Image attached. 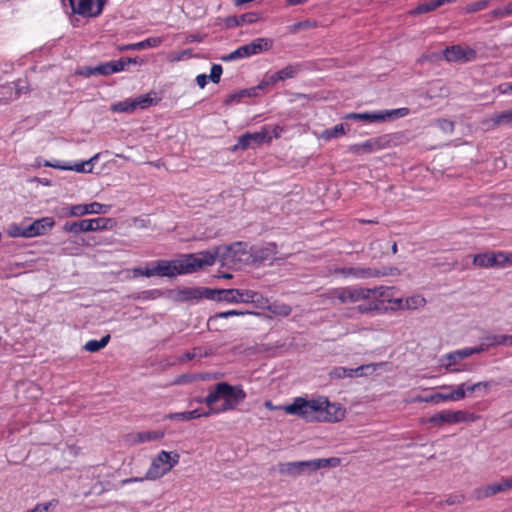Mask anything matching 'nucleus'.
<instances>
[{"label":"nucleus","instance_id":"aec40b11","mask_svg":"<svg viewBox=\"0 0 512 512\" xmlns=\"http://www.w3.org/2000/svg\"><path fill=\"white\" fill-rule=\"evenodd\" d=\"M427 423L432 424L433 426H441L445 423L447 424H458L459 423V410L450 411L443 410L432 416H430L427 420Z\"/></svg>","mask_w":512,"mask_h":512},{"label":"nucleus","instance_id":"6ab92c4d","mask_svg":"<svg viewBox=\"0 0 512 512\" xmlns=\"http://www.w3.org/2000/svg\"><path fill=\"white\" fill-rule=\"evenodd\" d=\"M129 63H136V60L131 58L112 60L95 66L94 71H96V75H110L123 71Z\"/></svg>","mask_w":512,"mask_h":512},{"label":"nucleus","instance_id":"6e6552de","mask_svg":"<svg viewBox=\"0 0 512 512\" xmlns=\"http://www.w3.org/2000/svg\"><path fill=\"white\" fill-rule=\"evenodd\" d=\"M273 46V40L269 38H256L251 43L242 45L230 52L227 55L221 57V60L224 62H231L243 58H248L257 54H260L263 51H268Z\"/></svg>","mask_w":512,"mask_h":512},{"label":"nucleus","instance_id":"a211bd4d","mask_svg":"<svg viewBox=\"0 0 512 512\" xmlns=\"http://www.w3.org/2000/svg\"><path fill=\"white\" fill-rule=\"evenodd\" d=\"M384 148V138L377 137L368 139L362 143L353 144L349 151L354 154H368L379 151Z\"/></svg>","mask_w":512,"mask_h":512},{"label":"nucleus","instance_id":"7c9ffc66","mask_svg":"<svg viewBox=\"0 0 512 512\" xmlns=\"http://www.w3.org/2000/svg\"><path fill=\"white\" fill-rule=\"evenodd\" d=\"M502 345V334H487L482 337L479 348H483V352L492 347Z\"/></svg>","mask_w":512,"mask_h":512},{"label":"nucleus","instance_id":"f704fd0d","mask_svg":"<svg viewBox=\"0 0 512 512\" xmlns=\"http://www.w3.org/2000/svg\"><path fill=\"white\" fill-rule=\"evenodd\" d=\"M459 361H461V359H458L455 355V351H453L442 357L441 364L448 372H460L462 369L455 367Z\"/></svg>","mask_w":512,"mask_h":512},{"label":"nucleus","instance_id":"f3484780","mask_svg":"<svg viewBox=\"0 0 512 512\" xmlns=\"http://www.w3.org/2000/svg\"><path fill=\"white\" fill-rule=\"evenodd\" d=\"M55 226V220L52 217H43L34 220L27 225L29 238L46 235Z\"/></svg>","mask_w":512,"mask_h":512},{"label":"nucleus","instance_id":"ea45409f","mask_svg":"<svg viewBox=\"0 0 512 512\" xmlns=\"http://www.w3.org/2000/svg\"><path fill=\"white\" fill-rule=\"evenodd\" d=\"M246 314H252V312L242 311V310L223 311V312H219V313H216L213 316H211L210 319H209V322L215 321L217 319H226V318H229V317H232V316H243V315H246Z\"/></svg>","mask_w":512,"mask_h":512},{"label":"nucleus","instance_id":"c9c22d12","mask_svg":"<svg viewBox=\"0 0 512 512\" xmlns=\"http://www.w3.org/2000/svg\"><path fill=\"white\" fill-rule=\"evenodd\" d=\"M377 116H378V112L373 111V112H364V113H349V114H346L344 118L374 123V122H378V119H376Z\"/></svg>","mask_w":512,"mask_h":512},{"label":"nucleus","instance_id":"2f4dec72","mask_svg":"<svg viewBox=\"0 0 512 512\" xmlns=\"http://www.w3.org/2000/svg\"><path fill=\"white\" fill-rule=\"evenodd\" d=\"M111 110L116 113H133L136 108L133 98H127L112 104Z\"/></svg>","mask_w":512,"mask_h":512},{"label":"nucleus","instance_id":"5701e85b","mask_svg":"<svg viewBox=\"0 0 512 512\" xmlns=\"http://www.w3.org/2000/svg\"><path fill=\"white\" fill-rule=\"evenodd\" d=\"M164 437V432L160 430L141 431L131 434L130 441L133 444L145 443L160 440Z\"/></svg>","mask_w":512,"mask_h":512},{"label":"nucleus","instance_id":"49530a36","mask_svg":"<svg viewBox=\"0 0 512 512\" xmlns=\"http://www.w3.org/2000/svg\"><path fill=\"white\" fill-rule=\"evenodd\" d=\"M297 74V69L293 66H287L279 71H277V78L284 81L286 79H290L295 77Z\"/></svg>","mask_w":512,"mask_h":512},{"label":"nucleus","instance_id":"338daca9","mask_svg":"<svg viewBox=\"0 0 512 512\" xmlns=\"http://www.w3.org/2000/svg\"><path fill=\"white\" fill-rule=\"evenodd\" d=\"M475 386H476V390H478V389L488 390L491 387V382L490 381L477 382V383H475Z\"/></svg>","mask_w":512,"mask_h":512},{"label":"nucleus","instance_id":"bb28decb","mask_svg":"<svg viewBox=\"0 0 512 512\" xmlns=\"http://www.w3.org/2000/svg\"><path fill=\"white\" fill-rule=\"evenodd\" d=\"M264 88V83H260L256 87L243 89L238 92H235L234 94L230 95L229 99H227V102H240L242 98L245 97H257L259 95V91Z\"/></svg>","mask_w":512,"mask_h":512},{"label":"nucleus","instance_id":"b1692460","mask_svg":"<svg viewBox=\"0 0 512 512\" xmlns=\"http://www.w3.org/2000/svg\"><path fill=\"white\" fill-rule=\"evenodd\" d=\"M455 0H429L427 2L419 4L417 7H415L410 14L411 15H420L424 13H428L430 11H434L438 7L446 4L454 2Z\"/></svg>","mask_w":512,"mask_h":512},{"label":"nucleus","instance_id":"c756f323","mask_svg":"<svg viewBox=\"0 0 512 512\" xmlns=\"http://www.w3.org/2000/svg\"><path fill=\"white\" fill-rule=\"evenodd\" d=\"M401 310H415L425 306L426 300L421 295H413L407 298H401Z\"/></svg>","mask_w":512,"mask_h":512},{"label":"nucleus","instance_id":"3c124183","mask_svg":"<svg viewBox=\"0 0 512 512\" xmlns=\"http://www.w3.org/2000/svg\"><path fill=\"white\" fill-rule=\"evenodd\" d=\"M223 69L222 66L219 64H214L211 67L209 80L213 83H218L220 81L221 75H222Z\"/></svg>","mask_w":512,"mask_h":512},{"label":"nucleus","instance_id":"79ce46f5","mask_svg":"<svg viewBox=\"0 0 512 512\" xmlns=\"http://www.w3.org/2000/svg\"><path fill=\"white\" fill-rule=\"evenodd\" d=\"M249 134V138L251 140L252 143L254 144H257V145H261V144H264V143H268L267 139H268V136L266 134V130L263 127H261V129L259 131H256V132H248Z\"/></svg>","mask_w":512,"mask_h":512},{"label":"nucleus","instance_id":"f03ea898","mask_svg":"<svg viewBox=\"0 0 512 512\" xmlns=\"http://www.w3.org/2000/svg\"><path fill=\"white\" fill-rule=\"evenodd\" d=\"M282 408L286 414L298 416L306 422L335 423L344 419L346 414L341 404L331 403L325 396L311 399L296 397Z\"/></svg>","mask_w":512,"mask_h":512},{"label":"nucleus","instance_id":"bf43d9fd","mask_svg":"<svg viewBox=\"0 0 512 512\" xmlns=\"http://www.w3.org/2000/svg\"><path fill=\"white\" fill-rule=\"evenodd\" d=\"M77 74L84 77H90L92 75H96V71H94V67H82L77 71Z\"/></svg>","mask_w":512,"mask_h":512},{"label":"nucleus","instance_id":"864d4df0","mask_svg":"<svg viewBox=\"0 0 512 512\" xmlns=\"http://www.w3.org/2000/svg\"><path fill=\"white\" fill-rule=\"evenodd\" d=\"M436 124L439 129L447 134H451L454 130V123L450 120L439 119Z\"/></svg>","mask_w":512,"mask_h":512},{"label":"nucleus","instance_id":"774afa93","mask_svg":"<svg viewBox=\"0 0 512 512\" xmlns=\"http://www.w3.org/2000/svg\"><path fill=\"white\" fill-rule=\"evenodd\" d=\"M502 345L512 346V335L502 334Z\"/></svg>","mask_w":512,"mask_h":512},{"label":"nucleus","instance_id":"a19ab883","mask_svg":"<svg viewBox=\"0 0 512 512\" xmlns=\"http://www.w3.org/2000/svg\"><path fill=\"white\" fill-rule=\"evenodd\" d=\"M266 130V134L268 136V143H270L273 139H278L282 135V133L285 131V128L280 125H265L264 126Z\"/></svg>","mask_w":512,"mask_h":512},{"label":"nucleus","instance_id":"9b49d317","mask_svg":"<svg viewBox=\"0 0 512 512\" xmlns=\"http://www.w3.org/2000/svg\"><path fill=\"white\" fill-rule=\"evenodd\" d=\"M397 269L392 268H383L382 270L372 267H362V266H351V267H343L338 270V272L345 278H354V279H369L376 278L380 276L392 275L397 272Z\"/></svg>","mask_w":512,"mask_h":512},{"label":"nucleus","instance_id":"680f3d73","mask_svg":"<svg viewBox=\"0 0 512 512\" xmlns=\"http://www.w3.org/2000/svg\"><path fill=\"white\" fill-rule=\"evenodd\" d=\"M145 480H147V478H145V475L143 477L127 478V479H124L121 481V485L125 486V485L131 484V483L143 482Z\"/></svg>","mask_w":512,"mask_h":512},{"label":"nucleus","instance_id":"052dcab7","mask_svg":"<svg viewBox=\"0 0 512 512\" xmlns=\"http://www.w3.org/2000/svg\"><path fill=\"white\" fill-rule=\"evenodd\" d=\"M208 81L209 77L206 74H199L196 77V83L201 89H203L207 85Z\"/></svg>","mask_w":512,"mask_h":512},{"label":"nucleus","instance_id":"a18cd8bd","mask_svg":"<svg viewBox=\"0 0 512 512\" xmlns=\"http://www.w3.org/2000/svg\"><path fill=\"white\" fill-rule=\"evenodd\" d=\"M483 352V348H479V346L476 347H467L459 350H455V355L458 359H464L469 356H472L473 354H478Z\"/></svg>","mask_w":512,"mask_h":512},{"label":"nucleus","instance_id":"09e8293b","mask_svg":"<svg viewBox=\"0 0 512 512\" xmlns=\"http://www.w3.org/2000/svg\"><path fill=\"white\" fill-rule=\"evenodd\" d=\"M489 4H490V0H479L474 3L469 4L467 6L466 10L469 13L478 12V11H481V10H484L485 8H487L489 6Z\"/></svg>","mask_w":512,"mask_h":512},{"label":"nucleus","instance_id":"72a5a7b5","mask_svg":"<svg viewBox=\"0 0 512 512\" xmlns=\"http://www.w3.org/2000/svg\"><path fill=\"white\" fill-rule=\"evenodd\" d=\"M155 93L150 92L141 96H138L136 98H133L135 108L137 109H146L148 107H151L157 103L155 97Z\"/></svg>","mask_w":512,"mask_h":512},{"label":"nucleus","instance_id":"0eeeda50","mask_svg":"<svg viewBox=\"0 0 512 512\" xmlns=\"http://www.w3.org/2000/svg\"><path fill=\"white\" fill-rule=\"evenodd\" d=\"M213 292L211 300L228 304L254 303L262 305L264 302V298L260 293L249 289H213Z\"/></svg>","mask_w":512,"mask_h":512},{"label":"nucleus","instance_id":"4d7b16f0","mask_svg":"<svg viewBox=\"0 0 512 512\" xmlns=\"http://www.w3.org/2000/svg\"><path fill=\"white\" fill-rule=\"evenodd\" d=\"M52 505V502L37 504L33 509L27 512H48Z\"/></svg>","mask_w":512,"mask_h":512},{"label":"nucleus","instance_id":"5fc2aeb1","mask_svg":"<svg viewBox=\"0 0 512 512\" xmlns=\"http://www.w3.org/2000/svg\"><path fill=\"white\" fill-rule=\"evenodd\" d=\"M480 418L479 415L475 413L466 412L463 410H459V423L461 422H475Z\"/></svg>","mask_w":512,"mask_h":512},{"label":"nucleus","instance_id":"e433bc0d","mask_svg":"<svg viewBox=\"0 0 512 512\" xmlns=\"http://www.w3.org/2000/svg\"><path fill=\"white\" fill-rule=\"evenodd\" d=\"M260 18H261V16H260L259 13L248 12V13L240 15L239 19H234V20H235V25L236 26H241V25H244V24L256 23L257 21L260 20Z\"/></svg>","mask_w":512,"mask_h":512},{"label":"nucleus","instance_id":"8fccbe9b","mask_svg":"<svg viewBox=\"0 0 512 512\" xmlns=\"http://www.w3.org/2000/svg\"><path fill=\"white\" fill-rule=\"evenodd\" d=\"M349 368L335 367L330 371V377L334 379L349 378Z\"/></svg>","mask_w":512,"mask_h":512},{"label":"nucleus","instance_id":"6e6d98bb","mask_svg":"<svg viewBox=\"0 0 512 512\" xmlns=\"http://www.w3.org/2000/svg\"><path fill=\"white\" fill-rule=\"evenodd\" d=\"M43 165L45 167H51V168H54V169H58V170H63V171H67V168L68 167V162H60V161H44Z\"/></svg>","mask_w":512,"mask_h":512},{"label":"nucleus","instance_id":"37998d69","mask_svg":"<svg viewBox=\"0 0 512 512\" xmlns=\"http://www.w3.org/2000/svg\"><path fill=\"white\" fill-rule=\"evenodd\" d=\"M491 17L495 19L506 18L512 15V1L503 7L494 9L491 13Z\"/></svg>","mask_w":512,"mask_h":512},{"label":"nucleus","instance_id":"4468645a","mask_svg":"<svg viewBox=\"0 0 512 512\" xmlns=\"http://www.w3.org/2000/svg\"><path fill=\"white\" fill-rule=\"evenodd\" d=\"M465 383L454 387L453 385H442L440 389L447 390V393L437 392L425 396L426 403L439 404L442 402L459 401L465 398Z\"/></svg>","mask_w":512,"mask_h":512},{"label":"nucleus","instance_id":"412c9836","mask_svg":"<svg viewBox=\"0 0 512 512\" xmlns=\"http://www.w3.org/2000/svg\"><path fill=\"white\" fill-rule=\"evenodd\" d=\"M211 415V412L209 410L202 411L199 409L191 410V411H185V412H176V413H169L164 416V419L169 420H177V421H189L201 417H208Z\"/></svg>","mask_w":512,"mask_h":512},{"label":"nucleus","instance_id":"c85d7f7f","mask_svg":"<svg viewBox=\"0 0 512 512\" xmlns=\"http://www.w3.org/2000/svg\"><path fill=\"white\" fill-rule=\"evenodd\" d=\"M346 132H347V129H346L345 125L341 123V124L335 125L332 128L325 129L318 135V138L322 139L324 141H330L332 139H336V138H339V137L345 135Z\"/></svg>","mask_w":512,"mask_h":512},{"label":"nucleus","instance_id":"58836bf2","mask_svg":"<svg viewBox=\"0 0 512 512\" xmlns=\"http://www.w3.org/2000/svg\"><path fill=\"white\" fill-rule=\"evenodd\" d=\"M491 121L493 125H502L512 123V109L503 111L499 114L492 116Z\"/></svg>","mask_w":512,"mask_h":512},{"label":"nucleus","instance_id":"69168bd1","mask_svg":"<svg viewBox=\"0 0 512 512\" xmlns=\"http://www.w3.org/2000/svg\"><path fill=\"white\" fill-rule=\"evenodd\" d=\"M278 81H281V79L277 78V72H276V73L272 74L271 76H269L267 81H263L262 83H264V87H265L270 84H275Z\"/></svg>","mask_w":512,"mask_h":512},{"label":"nucleus","instance_id":"0e129e2a","mask_svg":"<svg viewBox=\"0 0 512 512\" xmlns=\"http://www.w3.org/2000/svg\"><path fill=\"white\" fill-rule=\"evenodd\" d=\"M100 154L97 153L94 156H92L90 159L86 160V164H88V167L91 168V172L93 171V167L95 163L99 160Z\"/></svg>","mask_w":512,"mask_h":512},{"label":"nucleus","instance_id":"e2e57ef3","mask_svg":"<svg viewBox=\"0 0 512 512\" xmlns=\"http://www.w3.org/2000/svg\"><path fill=\"white\" fill-rule=\"evenodd\" d=\"M502 268L512 265V252H503Z\"/></svg>","mask_w":512,"mask_h":512},{"label":"nucleus","instance_id":"39448f33","mask_svg":"<svg viewBox=\"0 0 512 512\" xmlns=\"http://www.w3.org/2000/svg\"><path fill=\"white\" fill-rule=\"evenodd\" d=\"M341 464L338 457L318 458L305 461L282 462L278 464V471L282 475L296 477L304 472H315L324 468H335Z\"/></svg>","mask_w":512,"mask_h":512},{"label":"nucleus","instance_id":"20e7f679","mask_svg":"<svg viewBox=\"0 0 512 512\" xmlns=\"http://www.w3.org/2000/svg\"><path fill=\"white\" fill-rule=\"evenodd\" d=\"M371 298L370 302L361 303L358 305L357 310L360 313H370L373 311L386 312L399 311L402 308L400 297L395 296V288L388 286H379L370 289Z\"/></svg>","mask_w":512,"mask_h":512},{"label":"nucleus","instance_id":"f257e3e1","mask_svg":"<svg viewBox=\"0 0 512 512\" xmlns=\"http://www.w3.org/2000/svg\"><path fill=\"white\" fill-rule=\"evenodd\" d=\"M248 245L244 242H235L231 245L216 246L211 250L182 255L173 260H156L149 262L145 267L132 269L134 277H175L194 273L204 267L212 266L218 260L222 265L235 267L247 262L250 254Z\"/></svg>","mask_w":512,"mask_h":512},{"label":"nucleus","instance_id":"13d9d810","mask_svg":"<svg viewBox=\"0 0 512 512\" xmlns=\"http://www.w3.org/2000/svg\"><path fill=\"white\" fill-rule=\"evenodd\" d=\"M499 483L501 487V492H505L507 490L512 489V476L506 479H502Z\"/></svg>","mask_w":512,"mask_h":512},{"label":"nucleus","instance_id":"1a4fd4ad","mask_svg":"<svg viewBox=\"0 0 512 512\" xmlns=\"http://www.w3.org/2000/svg\"><path fill=\"white\" fill-rule=\"evenodd\" d=\"M331 297L338 299L340 303H356L363 301V303L370 302L371 291L370 288L362 287H342L336 288L331 291Z\"/></svg>","mask_w":512,"mask_h":512},{"label":"nucleus","instance_id":"473e14b6","mask_svg":"<svg viewBox=\"0 0 512 512\" xmlns=\"http://www.w3.org/2000/svg\"><path fill=\"white\" fill-rule=\"evenodd\" d=\"M110 341V335H105L101 339L96 340L92 339L85 343L84 349L88 352L94 353L98 352L99 350L105 348Z\"/></svg>","mask_w":512,"mask_h":512},{"label":"nucleus","instance_id":"4c0bfd02","mask_svg":"<svg viewBox=\"0 0 512 512\" xmlns=\"http://www.w3.org/2000/svg\"><path fill=\"white\" fill-rule=\"evenodd\" d=\"M267 308L272 314H274L276 316L285 317L291 313V307L284 303H281V304L273 303V304L268 305Z\"/></svg>","mask_w":512,"mask_h":512},{"label":"nucleus","instance_id":"cd10ccee","mask_svg":"<svg viewBox=\"0 0 512 512\" xmlns=\"http://www.w3.org/2000/svg\"><path fill=\"white\" fill-rule=\"evenodd\" d=\"M382 365V363H370L361 365L357 368H349V378L371 375Z\"/></svg>","mask_w":512,"mask_h":512},{"label":"nucleus","instance_id":"393cba45","mask_svg":"<svg viewBox=\"0 0 512 512\" xmlns=\"http://www.w3.org/2000/svg\"><path fill=\"white\" fill-rule=\"evenodd\" d=\"M498 493H501V487L499 486V483H493L474 489L472 496L476 500H481L484 498L491 497Z\"/></svg>","mask_w":512,"mask_h":512},{"label":"nucleus","instance_id":"dca6fc26","mask_svg":"<svg viewBox=\"0 0 512 512\" xmlns=\"http://www.w3.org/2000/svg\"><path fill=\"white\" fill-rule=\"evenodd\" d=\"M503 251L486 252L476 254L473 257V264L481 268H502Z\"/></svg>","mask_w":512,"mask_h":512},{"label":"nucleus","instance_id":"de8ad7c7","mask_svg":"<svg viewBox=\"0 0 512 512\" xmlns=\"http://www.w3.org/2000/svg\"><path fill=\"white\" fill-rule=\"evenodd\" d=\"M68 167L69 168H67V171H75L77 173H92L91 168L88 167V164H86V160L75 164L68 163Z\"/></svg>","mask_w":512,"mask_h":512},{"label":"nucleus","instance_id":"2eb2a0df","mask_svg":"<svg viewBox=\"0 0 512 512\" xmlns=\"http://www.w3.org/2000/svg\"><path fill=\"white\" fill-rule=\"evenodd\" d=\"M476 55V51L473 48L461 45H452L443 51V57L447 62H471L476 59Z\"/></svg>","mask_w":512,"mask_h":512},{"label":"nucleus","instance_id":"f8f14e48","mask_svg":"<svg viewBox=\"0 0 512 512\" xmlns=\"http://www.w3.org/2000/svg\"><path fill=\"white\" fill-rule=\"evenodd\" d=\"M112 220L110 218H94L84 219L71 223H66L63 226L64 231L78 234L81 232H91L97 230H106L111 226Z\"/></svg>","mask_w":512,"mask_h":512},{"label":"nucleus","instance_id":"603ef678","mask_svg":"<svg viewBox=\"0 0 512 512\" xmlns=\"http://www.w3.org/2000/svg\"><path fill=\"white\" fill-rule=\"evenodd\" d=\"M251 144H252V142H251V140L249 138V134L247 132L238 138V142L235 145L234 150H237V149L246 150L251 146Z\"/></svg>","mask_w":512,"mask_h":512},{"label":"nucleus","instance_id":"9d476101","mask_svg":"<svg viewBox=\"0 0 512 512\" xmlns=\"http://www.w3.org/2000/svg\"><path fill=\"white\" fill-rule=\"evenodd\" d=\"M213 289L206 287H182L172 291V298L177 302L198 303L201 299L211 300Z\"/></svg>","mask_w":512,"mask_h":512},{"label":"nucleus","instance_id":"7ed1b4c3","mask_svg":"<svg viewBox=\"0 0 512 512\" xmlns=\"http://www.w3.org/2000/svg\"><path fill=\"white\" fill-rule=\"evenodd\" d=\"M245 398L246 393L241 386H232L227 382H219L199 402L205 403L212 415L234 410Z\"/></svg>","mask_w":512,"mask_h":512},{"label":"nucleus","instance_id":"ddd939ff","mask_svg":"<svg viewBox=\"0 0 512 512\" xmlns=\"http://www.w3.org/2000/svg\"><path fill=\"white\" fill-rule=\"evenodd\" d=\"M111 205L92 202L88 204H74L63 208L64 215L67 217H82L88 214H105L109 212Z\"/></svg>","mask_w":512,"mask_h":512},{"label":"nucleus","instance_id":"a878e982","mask_svg":"<svg viewBox=\"0 0 512 512\" xmlns=\"http://www.w3.org/2000/svg\"><path fill=\"white\" fill-rule=\"evenodd\" d=\"M163 42L162 37H150L143 41L131 43L123 47L124 50H143L146 48L159 47Z\"/></svg>","mask_w":512,"mask_h":512},{"label":"nucleus","instance_id":"4be33fe9","mask_svg":"<svg viewBox=\"0 0 512 512\" xmlns=\"http://www.w3.org/2000/svg\"><path fill=\"white\" fill-rule=\"evenodd\" d=\"M378 122H387L395 119L403 118L410 114V110L406 107L396 109L378 110Z\"/></svg>","mask_w":512,"mask_h":512},{"label":"nucleus","instance_id":"c03bdc74","mask_svg":"<svg viewBox=\"0 0 512 512\" xmlns=\"http://www.w3.org/2000/svg\"><path fill=\"white\" fill-rule=\"evenodd\" d=\"M27 233H28L27 226H23V225L13 224L8 229L9 236L14 237V238H17V237L29 238V235Z\"/></svg>","mask_w":512,"mask_h":512},{"label":"nucleus","instance_id":"423d86ee","mask_svg":"<svg viewBox=\"0 0 512 512\" xmlns=\"http://www.w3.org/2000/svg\"><path fill=\"white\" fill-rule=\"evenodd\" d=\"M180 460V454L176 451L161 450L151 461L145 473V478L155 481L167 475Z\"/></svg>","mask_w":512,"mask_h":512}]
</instances>
